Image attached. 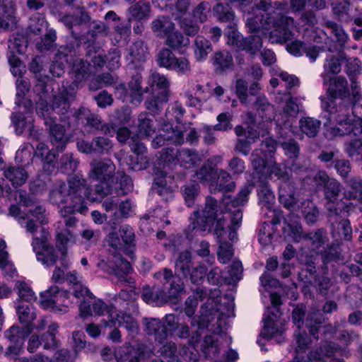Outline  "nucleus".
<instances>
[{
    "mask_svg": "<svg viewBox=\"0 0 362 362\" xmlns=\"http://www.w3.org/2000/svg\"><path fill=\"white\" fill-rule=\"evenodd\" d=\"M108 256L106 259H101L98 267L108 274L122 276L128 274L131 270L129 262L122 257V253L127 252V248L134 240V233L128 226L120 227L119 234L110 232L106 237Z\"/></svg>",
    "mask_w": 362,
    "mask_h": 362,
    "instance_id": "nucleus-1",
    "label": "nucleus"
},
{
    "mask_svg": "<svg viewBox=\"0 0 362 362\" xmlns=\"http://www.w3.org/2000/svg\"><path fill=\"white\" fill-rule=\"evenodd\" d=\"M83 180H74L70 187L65 183L59 185L50 193V199L57 204H65L61 210L60 214L64 218L65 226L68 228L76 225L78 219L73 215L75 211L84 214L88 211L86 201H83L81 193L84 189Z\"/></svg>",
    "mask_w": 362,
    "mask_h": 362,
    "instance_id": "nucleus-2",
    "label": "nucleus"
},
{
    "mask_svg": "<svg viewBox=\"0 0 362 362\" xmlns=\"http://www.w3.org/2000/svg\"><path fill=\"white\" fill-rule=\"evenodd\" d=\"M341 190L342 185L337 180H332L324 189L327 216L330 221L343 211L349 212L353 207L352 203H345L339 198Z\"/></svg>",
    "mask_w": 362,
    "mask_h": 362,
    "instance_id": "nucleus-3",
    "label": "nucleus"
},
{
    "mask_svg": "<svg viewBox=\"0 0 362 362\" xmlns=\"http://www.w3.org/2000/svg\"><path fill=\"white\" fill-rule=\"evenodd\" d=\"M40 237H33L32 240L33 250L36 255L37 261L47 267L56 264L58 256L52 245L48 243L50 235L44 227H40Z\"/></svg>",
    "mask_w": 362,
    "mask_h": 362,
    "instance_id": "nucleus-4",
    "label": "nucleus"
},
{
    "mask_svg": "<svg viewBox=\"0 0 362 362\" xmlns=\"http://www.w3.org/2000/svg\"><path fill=\"white\" fill-rule=\"evenodd\" d=\"M272 18L275 28L270 32L269 40L272 43H286L293 35L292 29L295 28L294 19L280 13L277 14L276 18Z\"/></svg>",
    "mask_w": 362,
    "mask_h": 362,
    "instance_id": "nucleus-5",
    "label": "nucleus"
},
{
    "mask_svg": "<svg viewBox=\"0 0 362 362\" xmlns=\"http://www.w3.org/2000/svg\"><path fill=\"white\" fill-rule=\"evenodd\" d=\"M116 173V165L110 158H94L90 163L88 177L93 180L114 182Z\"/></svg>",
    "mask_w": 362,
    "mask_h": 362,
    "instance_id": "nucleus-6",
    "label": "nucleus"
},
{
    "mask_svg": "<svg viewBox=\"0 0 362 362\" xmlns=\"http://www.w3.org/2000/svg\"><path fill=\"white\" fill-rule=\"evenodd\" d=\"M83 180L84 183L83 184L84 189L83 192L81 193L83 201H86V198L89 199L90 202H94L97 201H100L105 197L112 194V184L114 182L112 181H105V180H98L99 182L94 186V189L92 190L90 187L87 184V181L86 179L76 175L71 178L66 187H70V183L74 180Z\"/></svg>",
    "mask_w": 362,
    "mask_h": 362,
    "instance_id": "nucleus-7",
    "label": "nucleus"
},
{
    "mask_svg": "<svg viewBox=\"0 0 362 362\" xmlns=\"http://www.w3.org/2000/svg\"><path fill=\"white\" fill-rule=\"evenodd\" d=\"M45 211V208L40 205H37L34 209L29 210L28 212L24 213L23 216L19 217V223L23 225L24 222V227L26 231L35 235L39 228L37 223L44 225L48 222L47 218L44 214Z\"/></svg>",
    "mask_w": 362,
    "mask_h": 362,
    "instance_id": "nucleus-8",
    "label": "nucleus"
},
{
    "mask_svg": "<svg viewBox=\"0 0 362 362\" xmlns=\"http://www.w3.org/2000/svg\"><path fill=\"white\" fill-rule=\"evenodd\" d=\"M218 211L217 201L212 197H207L204 209L200 212H197V223L202 226V230H206L210 228L217 218Z\"/></svg>",
    "mask_w": 362,
    "mask_h": 362,
    "instance_id": "nucleus-9",
    "label": "nucleus"
},
{
    "mask_svg": "<svg viewBox=\"0 0 362 362\" xmlns=\"http://www.w3.org/2000/svg\"><path fill=\"white\" fill-rule=\"evenodd\" d=\"M324 320L325 317L319 310L312 308L308 313L305 320V325L310 334L313 335L315 339H317L319 338V332L326 334L333 331V327L331 325H322Z\"/></svg>",
    "mask_w": 362,
    "mask_h": 362,
    "instance_id": "nucleus-10",
    "label": "nucleus"
},
{
    "mask_svg": "<svg viewBox=\"0 0 362 362\" xmlns=\"http://www.w3.org/2000/svg\"><path fill=\"white\" fill-rule=\"evenodd\" d=\"M163 276L165 283H170L168 298L170 300L177 299L185 292V285L180 277L176 276L169 269H164L163 272L156 274V277Z\"/></svg>",
    "mask_w": 362,
    "mask_h": 362,
    "instance_id": "nucleus-11",
    "label": "nucleus"
},
{
    "mask_svg": "<svg viewBox=\"0 0 362 362\" xmlns=\"http://www.w3.org/2000/svg\"><path fill=\"white\" fill-rule=\"evenodd\" d=\"M326 85H328L326 91V95L327 96L344 99L350 95L348 81L342 76L329 78L328 83Z\"/></svg>",
    "mask_w": 362,
    "mask_h": 362,
    "instance_id": "nucleus-12",
    "label": "nucleus"
},
{
    "mask_svg": "<svg viewBox=\"0 0 362 362\" xmlns=\"http://www.w3.org/2000/svg\"><path fill=\"white\" fill-rule=\"evenodd\" d=\"M224 225L225 218H221L217 220L215 228V233L219 243L217 254L219 261L223 264L228 262L233 255L231 245L226 242H221V238L225 233Z\"/></svg>",
    "mask_w": 362,
    "mask_h": 362,
    "instance_id": "nucleus-13",
    "label": "nucleus"
},
{
    "mask_svg": "<svg viewBox=\"0 0 362 362\" xmlns=\"http://www.w3.org/2000/svg\"><path fill=\"white\" fill-rule=\"evenodd\" d=\"M45 123L49 127L50 142L58 151H63L68 141L64 127L54 122L52 119L46 120Z\"/></svg>",
    "mask_w": 362,
    "mask_h": 362,
    "instance_id": "nucleus-14",
    "label": "nucleus"
},
{
    "mask_svg": "<svg viewBox=\"0 0 362 362\" xmlns=\"http://www.w3.org/2000/svg\"><path fill=\"white\" fill-rule=\"evenodd\" d=\"M143 325L148 335H153L155 340L162 343L168 337L167 328L164 323L157 318H144Z\"/></svg>",
    "mask_w": 362,
    "mask_h": 362,
    "instance_id": "nucleus-15",
    "label": "nucleus"
},
{
    "mask_svg": "<svg viewBox=\"0 0 362 362\" xmlns=\"http://www.w3.org/2000/svg\"><path fill=\"white\" fill-rule=\"evenodd\" d=\"M65 297L64 293H59L57 286L51 287L49 290L41 293V304L46 308H52L54 311L66 312L67 307H59L57 304Z\"/></svg>",
    "mask_w": 362,
    "mask_h": 362,
    "instance_id": "nucleus-16",
    "label": "nucleus"
},
{
    "mask_svg": "<svg viewBox=\"0 0 362 362\" xmlns=\"http://www.w3.org/2000/svg\"><path fill=\"white\" fill-rule=\"evenodd\" d=\"M200 315L197 317L192 320L191 325L197 324L198 329H204L208 327L209 323L213 320L216 310L213 306V300L209 298L206 302L200 308Z\"/></svg>",
    "mask_w": 362,
    "mask_h": 362,
    "instance_id": "nucleus-17",
    "label": "nucleus"
},
{
    "mask_svg": "<svg viewBox=\"0 0 362 362\" xmlns=\"http://www.w3.org/2000/svg\"><path fill=\"white\" fill-rule=\"evenodd\" d=\"M109 322L114 325L116 323L124 325L132 337L139 333V326L130 315L123 313L120 315L117 312H112L109 315Z\"/></svg>",
    "mask_w": 362,
    "mask_h": 362,
    "instance_id": "nucleus-18",
    "label": "nucleus"
},
{
    "mask_svg": "<svg viewBox=\"0 0 362 362\" xmlns=\"http://www.w3.org/2000/svg\"><path fill=\"white\" fill-rule=\"evenodd\" d=\"M165 38V45L175 51L180 52L185 49L190 44L189 39L185 37L182 32L177 30L176 27H175Z\"/></svg>",
    "mask_w": 362,
    "mask_h": 362,
    "instance_id": "nucleus-19",
    "label": "nucleus"
},
{
    "mask_svg": "<svg viewBox=\"0 0 362 362\" xmlns=\"http://www.w3.org/2000/svg\"><path fill=\"white\" fill-rule=\"evenodd\" d=\"M16 312L20 323L23 325V327H30L33 332L34 330L33 321L37 317L34 308L31 305L21 301L16 307Z\"/></svg>",
    "mask_w": 362,
    "mask_h": 362,
    "instance_id": "nucleus-20",
    "label": "nucleus"
},
{
    "mask_svg": "<svg viewBox=\"0 0 362 362\" xmlns=\"http://www.w3.org/2000/svg\"><path fill=\"white\" fill-rule=\"evenodd\" d=\"M321 121L313 117H302L298 122V127L302 134L308 138H315L321 127Z\"/></svg>",
    "mask_w": 362,
    "mask_h": 362,
    "instance_id": "nucleus-21",
    "label": "nucleus"
},
{
    "mask_svg": "<svg viewBox=\"0 0 362 362\" xmlns=\"http://www.w3.org/2000/svg\"><path fill=\"white\" fill-rule=\"evenodd\" d=\"M4 175L14 187L23 185L28 178V172L21 166L8 167L4 170Z\"/></svg>",
    "mask_w": 362,
    "mask_h": 362,
    "instance_id": "nucleus-22",
    "label": "nucleus"
},
{
    "mask_svg": "<svg viewBox=\"0 0 362 362\" xmlns=\"http://www.w3.org/2000/svg\"><path fill=\"white\" fill-rule=\"evenodd\" d=\"M194 58L198 62L205 60L207 56L213 52L211 42L203 36L198 35L193 42Z\"/></svg>",
    "mask_w": 362,
    "mask_h": 362,
    "instance_id": "nucleus-23",
    "label": "nucleus"
},
{
    "mask_svg": "<svg viewBox=\"0 0 362 362\" xmlns=\"http://www.w3.org/2000/svg\"><path fill=\"white\" fill-rule=\"evenodd\" d=\"M68 52L71 53V49L63 46L59 48L55 60L50 66V72L53 76L59 77L64 73L65 64L69 63Z\"/></svg>",
    "mask_w": 362,
    "mask_h": 362,
    "instance_id": "nucleus-24",
    "label": "nucleus"
},
{
    "mask_svg": "<svg viewBox=\"0 0 362 362\" xmlns=\"http://www.w3.org/2000/svg\"><path fill=\"white\" fill-rule=\"evenodd\" d=\"M264 18L263 14L256 15L255 17L247 18L246 25L251 33H259L265 34L264 30H267L271 23V13L266 14Z\"/></svg>",
    "mask_w": 362,
    "mask_h": 362,
    "instance_id": "nucleus-25",
    "label": "nucleus"
},
{
    "mask_svg": "<svg viewBox=\"0 0 362 362\" xmlns=\"http://www.w3.org/2000/svg\"><path fill=\"white\" fill-rule=\"evenodd\" d=\"M301 213L308 224H314L317 222L320 211L317 206L310 199H305L298 206Z\"/></svg>",
    "mask_w": 362,
    "mask_h": 362,
    "instance_id": "nucleus-26",
    "label": "nucleus"
},
{
    "mask_svg": "<svg viewBox=\"0 0 362 362\" xmlns=\"http://www.w3.org/2000/svg\"><path fill=\"white\" fill-rule=\"evenodd\" d=\"M344 60V57L342 55L332 56L329 59H327L324 65L323 84L328 83V78H331L329 74L337 75L341 71V64Z\"/></svg>",
    "mask_w": 362,
    "mask_h": 362,
    "instance_id": "nucleus-27",
    "label": "nucleus"
},
{
    "mask_svg": "<svg viewBox=\"0 0 362 362\" xmlns=\"http://www.w3.org/2000/svg\"><path fill=\"white\" fill-rule=\"evenodd\" d=\"M137 134L142 138L151 136L156 131L155 121L146 114H140L138 117Z\"/></svg>",
    "mask_w": 362,
    "mask_h": 362,
    "instance_id": "nucleus-28",
    "label": "nucleus"
},
{
    "mask_svg": "<svg viewBox=\"0 0 362 362\" xmlns=\"http://www.w3.org/2000/svg\"><path fill=\"white\" fill-rule=\"evenodd\" d=\"M32 334L30 327L13 325L5 332L6 339L13 344L23 343L24 339Z\"/></svg>",
    "mask_w": 362,
    "mask_h": 362,
    "instance_id": "nucleus-29",
    "label": "nucleus"
},
{
    "mask_svg": "<svg viewBox=\"0 0 362 362\" xmlns=\"http://www.w3.org/2000/svg\"><path fill=\"white\" fill-rule=\"evenodd\" d=\"M344 151L349 158L362 164V137L346 141L344 144Z\"/></svg>",
    "mask_w": 362,
    "mask_h": 362,
    "instance_id": "nucleus-30",
    "label": "nucleus"
},
{
    "mask_svg": "<svg viewBox=\"0 0 362 362\" xmlns=\"http://www.w3.org/2000/svg\"><path fill=\"white\" fill-rule=\"evenodd\" d=\"M90 65L82 59L76 60L72 66L74 83L79 84L86 81L90 75Z\"/></svg>",
    "mask_w": 362,
    "mask_h": 362,
    "instance_id": "nucleus-31",
    "label": "nucleus"
},
{
    "mask_svg": "<svg viewBox=\"0 0 362 362\" xmlns=\"http://www.w3.org/2000/svg\"><path fill=\"white\" fill-rule=\"evenodd\" d=\"M202 160V156L192 150L185 148L178 151V161L185 168H190L200 163Z\"/></svg>",
    "mask_w": 362,
    "mask_h": 362,
    "instance_id": "nucleus-32",
    "label": "nucleus"
},
{
    "mask_svg": "<svg viewBox=\"0 0 362 362\" xmlns=\"http://www.w3.org/2000/svg\"><path fill=\"white\" fill-rule=\"evenodd\" d=\"M334 119L337 123L342 127L341 129L346 132L347 135L351 133L356 135L354 132V128L356 125L362 128V119L361 118L353 119L351 116L342 113L337 115Z\"/></svg>",
    "mask_w": 362,
    "mask_h": 362,
    "instance_id": "nucleus-33",
    "label": "nucleus"
},
{
    "mask_svg": "<svg viewBox=\"0 0 362 362\" xmlns=\"http://www.w3.org/2000/svg\"><path fill=\"white\" fill-rule=\"evenodd\" d=\"M252 165L255 173L259 175V179H266L270 174L269 168L265 159L260 156L259 149H255L252 153Z\"/></svg>",
    "mask_w": 362,
    "mask_h": 362,
    "instance_id": "nucleus-34",
    "label": "nucleus"
},
{
    "mask_svg": "<svg viewBox=\"0 0 362 362\" xmlns=\"http://www.w3.org/2000/svg\"><path fill=\"white\" fill-rule=\"evenodd\" d=\"M147 46L144 41L136 40L128 49L129 59L132 62H144L147 55Z\"/></svg>",
    "mask_w": 362,
    "mask_h": 362,
    "instance_id": "nucleus-35",
    "label": "nucleus"
},
{
    "mask_svg": "<svg viewBox=\"0 0 362 362\" xmlns=\"http://www.w3.org/2000/svg\"><path fill=\"white\" fill-rule=\"evenodd\" d=\"M169 95L165 90L163 92H153L145 101L146 109L151 112L159 110L162 105L168 101Z\"/></svg>",
    "mask_w": 362,
    "mask_h": 362,
    "instance_id": "nucleus-36",
    "label": "nucleus"
},
{
    "mask_svg": "<svg viewBox=\"0 0 362 362\" xmlns=\"http://www.w3.org/2000/svg\"><path fill=\"white\" fill-rule=\"evenodd\" d=\"M218 169L205 163L195 173L197 179L203 183L214 182L218 175Z\"/></svg>",
    "mask_w": 362,
    "mask_h": 362,
    "instance_id": "nucleus-37",
    "label": "nucleus"
},
{
    "mask_svg": "<svg viewBox=\"0 0 362 362\" xmlns=\"http://www.w3.org/2000/svg\"><path fill=\"white\" fill-rule=\"evenodd\" d=\"M57 33L54 29L47 30L46 33L36 43V49L40 52L49 51L54 49L57 46Z\"/></svg>",
    "mask_w": 362,
    "mask_h": 362,
    "instance_id": "nucleus-38",
    "label": "nucleus"
},
{
    "mask_svg": "<svg viewBox=\"0 0 362 362\" xmlns=\"http://www.w3.org/2000/svg\"><path fill=\"white\" fill-rule=\"evenodd\" d=\"M206 291L202 288H197L194 290L193 295L189 296L185 301L184 311L186 315L188 317H192L198 305V299L202 300L206 297Z\"/></svg>",
    "mask_w": 362,
    "mask_h": 362,
    "instance_id": "nucleus-39",
    "label": "nucleus"
},
{
    "mask_svg": "<svg viewBox=\"0 0 362 362\" xmlns=\"http://www.w3.org/2000/svg\"><path fill=\"white\" fill-rule=\"evenodd\" d=\"M128 11L131 18L139 21L144 20L149 16L151 12V6L148 3L140 1L132 5Z\"/></svg>",
    "mask_w": 362,
    "mask_h": 362,
    "instance_id": "nucleus-40",
    "label": "nucleus"
},
{
    "mask_svg": "<svg viewBox=\"0 0 362 362\" xmlns=\"http://www.w3.org/2000/svg\"><path fill=\"white\" fill-rule=\"evenodd\" d=\"M262 47V39L259 35H251L244 39L240 49L245 50L251 54H255Z\"/></svg>",
    "mask_w": 362,
    "mask_h": 362,
    "instance_id": "nucleus-41",
    "label": "nucleus"
},
{
    "mask_svg": "<svg viewBox=\"0 0 362 362\" xmlns=\"http://www.w3.org/2000/svg\"><path fill=\"white\" fill-rule=\"evenodd\" d=\"M317 260L316 255L309 254L307 252H303L298 256L299 264L302 266L301 270L308 272L310 274H317Z\"/></svg>",
    "mask_w": 362,
    "mask_h": 362,
    "instance_id": "nucleus-42",
    "label": "nucleus"
},
{
    "mask_svg": "<svg viewBox=\"0 0 362 362\" xmlns=\"http://www.w3.org/2000/svg\"><path fill=\"white\" fill-rule=\"evenodd\" d=\"M175 25L168 18L165 16L159 17L151 23V29L153 33L162 34L165 37L173 28Z\"/></svg>",
    "mask_w": 362,
    "mask_h": 362,
    "instance_id": "nucleus-43",
    "label": "nucleus"
},
{
    "mask_svg": "<svg viewBox=\"0 0 362 362\" xmlns=\"http://www.w3.org/2000/svg\"><path fill=\"white\" fill-rule=\"evenodd\" d=\"M16 25V19L6 6L0 4V29L12 30Z\"/></svg>",
    "mask_w": 362,
    "mask_h": 362,
    "instance_id": "nucleus-44",
    "label": "nucleus"
},
{
    "mask_svg": "<svg viewBox=\"0 0 362 362\" xmlns=\"http://www.w3.org/2000/svg\"><path fill=\"white\" fill-rule=\"evenodd\" d=\"M214 182L216 183L221 191L230 192L235 188V183L232 180L231 175L222 169H218V175Z\"/></svg>",
    "mask_w": 362,
    "mask_h": 362,
    "instance_id": "nucleus-45",
    "label": "nucleus"
},
{
    "mask_svg": "<svg viewBox=\"0 0 362 362\" xmlns=\"http://www.w3.org/2000/svg\"><path fill=\"white\" fill-rule=\"evenodd\" d=\"M351 4L349 0H340L332 4L333 13L339 20L352 21L353 16L349 13Z\"/></svg>",
    "mask_w": 362,
    "mask_h": 362,
    "instance_id": "nucleus-46",
    "label": "nucleus"
},
{
    "mask_svg": "<svg viewBox=\"0 0 362 362\" xmlns=\"http://www.w3.org/2000/svg\"><path fill=\"white\" fill-rule=\"evenodd\" d=\"M192 263V254L188 250H184L179 253L175 261V269L183 276H187L190 271Z\"/></svg>",
    "mask_w": 362,
    "mask_h": 362,
    "instance_id": "nucleus-47",
    "label": "nucleus"
},
{
    "mask_svg": "<svg viewBox=\"0 0 362 362\" xmlns=\"http://www.w3.org/2000/svg\"><path fill=\"white\" fill-rule=\"evenodd\" d=\"M305 240L310 241L311 246L317 250L327 243L329 239L326 231L324 229L319 228L307 233Z\"/></svg>",
    "mask_w": 362,
    "mask_h": 362,
    "instance_id": "nucleus-48",
    "label": "nucleus"
},
{
    "mask_svg": "<svg viewBox=\"0 0 362 362\" xmlns=\"http://www.w3.org/2000/svg\"><path fill=\"white\" fill-rule=\"evenodd\" d=\"M202 351L206 358H215L219 351L217 340L213 336H205L202 344Z\"/></svg>",
    "mask_w": 362,
    "mask_h": 362,
    "instance_id": "nucleus-49",
    "label": "nucleus"
},
{
    "mask_svg": "<svg viewBox=\"0 0 362 362\" xmlns=\"http://www.w3.org/2000/svg\"><path fill=\"white\" fill-rule=\"evenodd\" d=\"M213 62L217 69L223 71L233 64V57L228 52L219 51L215 52Z\"/></svg>",
    "mask_w": 362,
    "mask_h": 362,
    "instance_id": "nucleus-50",
    "label": "nucleus"
},
{
    "mask_svg": "<svg viewBox=\"0 0 362 362\" xmlns=\"http://www.w3.org/2000/svg\"><path fill=\"white\" fill-rule=\"evenodd\" d=\"M346 182L352 192H345L344 194V197L351 200L358 196L362 202V178L359 176H354L347 180Z\"/></svg>",
    "mask_w": 362,
    "mask_h": 362,
    "instance_id": "nucleus-51",
    "label": "nucleus"
},
{
    "mask_svg": "<svg viewBox=\"0 0 362 362\" xmlns=\"http://www.w3.org/2000/svg\"><path fill=\"white\" fill-rule=\"evenodd\" d=\"M283 333V329L279 327V323L274 321V319L268 317L264 320V325L261 332V335L267 339H270L274 336Z\"/></svg>",
    "mask_w": 362,
    "mask_h": 362,
    "instance_id": "nucleus-52",
    "label": "nucleus"
},
{
    "mask_svg": "<svg viewBox=\"0 0 362 362\" xmlns=\"http://www.w3.org/2000/svg\"><path fill=\"white\" fill-rule=\"evenodd\" d=\"M158 353L168 362H178L177 346L173 341H168L163 344L158 350Z\"/></svg>",
    "mask_w": 362,
    "mask_h": 362,
    "instance_id": "nucleus-53",
    "label": "nucleus"
},
{
    "mask_svg": "<svg viewBox=\"0 0 362 362\" xmlns=\"http://www.w3.org/2000/svg\"><path fill=\"white\" fill-rule=\"evenodd\" d=\"M175 57L170 48L163 47L157 54V63L161 67L170 69Z\"/></svg>",
    "mask_w": 362,
    "mask_h": 362,
    "instance_id": "nucleus-54",
    "label": "nucleus"
},
{
    "mask_svg": "<svg viewBox=\"0 0 362 362\" xmlns=\"http://www.w3.org/2000/svg\"><path fill=\"white\" fill-rule=\"evenodd\" d=\"M325 25L327 28L330 30L332 34H334L336 40L341 46H343L346 42L348 40V35L345 33L342 26L338 25L337 23L332 21H325Z\"/></svg>",
    "mask_w": 362,
    "mask_h": 362,
    "instance_id": "nucleus-55",
    "label": "nucleus"
},
{
    "mask_svg": "<svg viewBox=\"0 0 362 362\" xmlns=\"http://www.w3.org/2000/svg\"><path fill=\"white\" fill-rule=\"evenodd\" d=\"M257 110L262 114V117L267 119H272L273 106L268 102L265 97H258L255 103Z\"/></svg>",
    "mask_w": 362,
    "mask_h": 362,
    "instance_id": "nucleus-56",
    "label": "nucleus"
},
{
    "mask_svg": "<svg viewBox=\"0 0 362 362\" xmlns=\"http://www.w3.org/2000/svg\"><path fill=\"white\" fill-rule=\"evenodd\" d=\"M138 294L133 289H122L117 296L119 300L127 302V305L129 306L127 309L133 312L137 310L136 305L134 303Z\"/></svg>",
    "mask_w": 362,
    "mask_h": 362,
    "instance_id": "nucleus-57",
    "label": "nucleus"
},
{
    "mask_svg": "<svg viewBox=\"0 0 362 362\" xmlns=\"http://www.w3.org/2000/svg\"><path fill=\"white\" fill-rule=\"evenodd\" d=\"M48 23L47 22L45 17L42 14H37L30 18V23L29 28L30 32L35 35H40L42 30L47 28Z\"/></svg>",
    "mask_w": 362,
    "mask_h": 362,
    "instance_id": "nucleus-58",
    "label": "nucleus"
},
{
    "mask_svg": "<svg viewBox=\"0 0 362 362\" xmlns=\"http://www.w3.org/2000/svg\"><path fill=\"white\" fill-rule=\"evenodd\" d=\"M287 227L289 230L288 235L293 242L300 243L305 240L307 233L303 230L301 223L298 222L288 223Z\"/></svg>",
    "mask_w": 362,
    "mask_h": 362,
    "instance_id": "nucleus-59",
    "label": "nucleus"
},
{
    "mask_svg": "<svg viewBox=\"0 0 362 362\" xmlns=\"http://www.w3.org/2000/svg\"><path fill=\"white\" fill-rule=\"evenodd\" d=\"M35 155L37 157L41 158L42 160L47 164L52 163L55 158V154L42 142H39L36 146Z\"/></svg>",
    "mask_w": 362,
    "mask_h": 362,
    "instance_id": "nucleus-60",
    "label": "nucleus"
},
{
    "mask_svg": "<svg viewBox=\"0 0 362 362\" xmlns=\"http://www.w3.org/2000/svg\"><path fill=\"white\" fill-rule=\"evenodd\" d=\"M214 11L216 13L218 20L221 21H230L234 18V14L228 4L224 5L223 4L218 3L214 7Z\"/></svg>",
    "mask_w": 362,
    "mask_h": 362,
    "instance_id": "nucleus-61",
    "label": "nucleus"
},
{
    "mask_svg": "<svg viewBox=\"0 0 362 362\" xmlns=\"http://www.w3.org/2000/svg\"><path fill=\"white\" fill-rule=\"evenodd\" d=\"M93 143L94 153L98 154L107 153L112 147L111 141L102 136L93 139Z\"/></svg>",
    "mask_w": 362,
    "mask_h": 362,
    "instance_id": "nucleus-62",
    "label": "nucleus"
},
{
    "mask_svg": "<svg viewBox=\"0 0 362 362\" xmlns=\"http://www.w3.org/2000/svg\"><path fill=\"white\" fill-rule=\"evenodd\" d=\"M282 111L286 117H296L300 112V107L297 103V98L289 96L285 101Z\"/></svg>",
    "mask_w": 362,
    "mask_h": 362,
    "instance_id": "nucleus-63",
    "label": "nucleus"
},
{
    "mask_svg": "<svg viewBox=\"0 0 362 362\" xmlns=\"http://www.w3.org/2000/svg\"><path fill=\"white\" fill-rule=\"evenodd\" d=\"M281 147L290 158H297L300 153V145L293 139H288L281 143Z\"/></svg>",
    "mask_w": 362,
    "mask_h": 362,
    "instance_id": "nucleus-64",
    "label": "nucleus"
}]
</instances>
